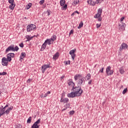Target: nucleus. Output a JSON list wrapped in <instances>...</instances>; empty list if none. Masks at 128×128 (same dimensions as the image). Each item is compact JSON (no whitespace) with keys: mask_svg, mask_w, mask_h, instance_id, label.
<instances>
[{"mask_svg":"<svg viewBox=\"0 0 128 128\" xmlns=\"http://www.w3.org/2000/svg\"><path fill=\"white\" fill-rule=\"evenodd\" d=\"M76 86V84L74 83H73L72 90H73L74 93L76 94L79 96H82V92H84V90H82V86Z\"/></svg>","mask_w":128,"mask_h":128,"instance_id":"obj_1","label":"nucleus"},{"mask_svg":"<svg viewBox=\"0 0 128 128\" xmlns=\"http://www.w3.org/2000/svg\"><path fill=\"white\" fill-rule=\"evenodd\" d=\"M36 30V26L34 24H28L26 27V31L28 32H30L32 30Z\"/></svg>","mask_w":128,"mask_h":128,"instance_id":"obj_2","label":"nucleus"},{"mask_svg":"<svg viewBox=\"0 0 128 128\" xmlns=\"http://www.w3.org/2000/svg\"><path fill=\"white\" fill-rule=\"evenodd\" d=\"M60 6H62L61 8L62 10H64L68 8V4H65L66 0H60Z\"/></svg>","mask_w":128,"mask_h":128,"instance_id":"obj_3","label":"nucleus"},{"mask_svg":"<svg viewBox=\"0 0 128 128\" xmlns=\"http://www.w3.org/2000/svg\"><path fill=\"white\" fill-rule=\"evenodd\" d=\"M6 108H8V105L7 104L4 107L2 106L0 107V114L2 116H4V114H6Z\"/></svg>","mask_w":128,"mask_h":128,"instance_id":"obj_4","label":"nucleus"},{"mask_svg":"<svg viewBox=\"0 0 128 128\" xmlns=\"http://www.w3.org/2000/svg\"><path fill=\"white\" fill-rule=\"evenodd\" d=\"M6 56L8 62H12V58H14V53H8Z\"/></svg>","mask_w":128,"mask_h":128,"instance_id":"obj_5","label":"nucleus"},{"mask_svg":"<svg viewBox=\"0 0 128 128\" xmlns=\"http://www.w3.org/2000/svg\"><path fill=\"white\" fill-rule=\"evenodd\" d=\"M2 66H8V61L6 57H4L2 59Z\"/></svg>","mask_w":128,"mask_h":128,"instance_id":"obj_6","label":"nucleus"},{"mask_svg":"<svg viewBox=\"0 0 128 128\" xmlns=\"http://www.w3.org/2000/svg\"><path fill=\"white\" fill-rule=\"evenodd\" d=\"M112 67L108 66L106 68V73L108 76H112L114 74V70H111Z\"/></svg>","mask_w":128,"mask_h":128,"instance_id":"obj_7","label":"nucleus"},{"mask_svg":"<svg viewBox=\"0 0 128 128\" xmlns=\"http://www.w3.org/2000/svg\"><path fill=\"white\" fill-rule=\"evenodd\" d=\"M78 84L80 86H84L86 84V80H84V77L82 76L78 80Z\"/></svg>","mask_w":128,"mask_h":128,"instance_id":"obj_8","label":"nucleus"},{"mask_svg":"<svg viewBox=\"0 0 128 128\" xmlns=\"http://www.w3.org/2000/svg\"><path fill=\"white\" fill-rule=\"evenodd\" d=\"M76 52V49L74 48V50H70L69 52L73 60H74V58H76V54H74Z\"/></svg>","mask_w":128,"mask_h":128,"instance_id":"obj_9","label":"nucleus"},{"mask_svg":"<svg viewBox=\"0 0 128 128\" xmlns=\"http://www.w3.org/2000/svg\"><path fill=\"white\" fill-rule=\"evenodd\" d=\"M50 68V66L48 64H44L41 67V70H42V74H44L46 72V70Z\"/></svg>","mask_w":128,"mask_h":128,"instance_id":"obj_10","label":"nucleus"},{"mask_svg":"<svg viewBox=\"0 0 128 128\" xmlns=\"http://www.w3.org/2000/svg\"><path fill=\"white\" fill-rule=\"evenodd\" d=\"M128 48V46L124 42H122L120 48V52H122L123 50H126Z\"/></svg>","mask_w":128,"mask_h":128,"instance_id":"obj_11","label":"nucleus"},{"mask_svg":"<svg viewBox=\"0 0 128 128\" xmlns=\"http://www.w3.org/2000/svg\"><path fill=\"white\" fill-rule=\"evenodd\" d=\"M67 96H68V98H76V96H79L74 92H71L70 94H67Z\"/></svg>","mask_w":128,"mask_h":128,"instance_id":"obj_12","label":"nucleus"},{"mask_svg":"<svg viewBox=\"0 0 128 128\" xmlns=\"http://www.w3.org/2000/svg\"><path fill=\"white\" fill-rule=\"evenodd\" d=\"M10 50L12 52H14L13 45H11V46H8V48L6 50L5 54H8V52H10Z\"/></svg>","mask_w":128,"mask_h":128,"instance_id":"obj_13","label":"nucleus"},{"mask_svg":"<svg viewBox=\"0 0 128 128\" xmlns=\"http://www.w3.org/2000/svg\"><path fill=\"white\" fill-rule=\"evenodd\" d=\"M125 28H126V24L124 22H122L119 24V30H124Z\"/></svg>","mask_w":128,"mask_h":128,"instance_id":"obj_14","label":"nucleus"},{"mask_svg":"<svg viewBox=\"0 0 128 128\" xmlns=\"http://www.w3.org/2000/svg\"><path fill=\"white\" fill-rule=\"evenodd\" d=\"M12 108H14V106H10L9 108L5 110V114H6V116H8V114H10V112L11 110H12Z\"/></svg>","mask_w":128,"mask_h":128,"instance_id":"obj_15","label":"nucleus"},{"mask_svg":"<svg viewBox=\"0 0 128 128\" xmlns=\"http://www.w3.org/2000/svg\"><path fill=\"white\" fill-rule=\"evenodd\" d=\"M68 98H64L62 96H61L60 102H64V104H68Z\"/></svg>","mask_w":128,"mask_h":128,"instance_id":"obj_16","label":"nucleus"},{"mask_svg":"<svg viewBox=\"0 0 128 128\" xmlns=\"http://www.w3.org/2000/svg\"><path fill=\"white\" fill-rule=\"evenodd\" d=\"M59 56L60 53L58 52H56L53 56L52 60H58Z\"/></svg>","mask_w":128,"mask_h":128,"instance_id":"obj_17","label":"nucleus"},{"mask_svg":"<svg viewBox=\"0 0 128 128\" xmlns=\"http://www.w3.org/2000/svg\"><path fill=\"white\" fill-rule=\"evenodd\" d=\"M82 76H80V74H76V76H74V80H78L80 78H82Z\"/></svg>","mask_w":128,"mask_h":128,"instance_id":"obj_18","label":"nucleus"},{"mask_svg":"<svg viewBox=\"0 0 128 128\" xmlns=\"http://www.w3.org/2000/svg\"><path fill=\"white\" fill-rule=\"evenodd\" d=\"M52 42L50 39L48 38L44 41V42L46 43V45L48 44V46H50V44H52Z\"/></svg>","mask_w":128,"mask_h":128,"instance_id":"obj_19","label":"nucleus"},{"mask_svg":"<svg viewBox=\"0 0 128 128\" xmlns=\"http://www.w3.org/2000/svg\"><path fill=\"white\" fill-rule=\"evenodd\" d=\"M64 106V108H63L62 110V112H64V110H68V108H70V103H66V104Z\"/></svg>","mask_w":128,"mask_h":128,"instance_id":"obj_20","label":"nucleus"},{"mask_svg":"<svg viewBox=\"0 0 128 128\" xmlns=\"http://www.w3.org/2000/svg\"><path fill=\"white\" fill-rule=\"evenodd\" d=\"M26 56V52H22L20 56V60H24V58Z\"/></svg>","mask_w":128,"mask_h":128,"instance_id":"obj_21","label":"nucleus"},{"mask_svg":"<svg viewBox=\"0 0 128 128\" xmlns=\"http://www.w3.org/2000/svg\"><path fill=\"white\" fill-rule=\"evenodd\" d=\"M46 43L44 42V43L42 44V48L40 49V51L41 52H44V50H46Z\"/></svg>","mask_w":128,"mask_h":128,"instance_id":"obj_22","label":"nucleus"},{"mask_svg":"<svg viewBox=\"0 0 128 128\" xmlns=\"http://www.w3.org/2000/svg\"><path fill=\"white\" fill-rule=\"evenodd\" d=\"M52 41V44L56 40V34H54L50 38Z\"/></svg>","mask_w":128,"mask_h":128,"instance_id":"obj_23","label":"nucleus"},{"mask_svg":"<svg viewBox=\"0 0 128 128\" xmlns=\"http://www.w3.org/2000/svg\"><path fill=\"white\" fill-rule=\"evenodd\" d=\"M16 6V4L14 3H12L10 4L9 6V8H10V10H14V7Z\"/></svg>","mask_w":128,"mask_h":128,"instance_id":"obj_24","label":"nucleus"},{"mask_svg":"<svg viewBox=\"0 0 128 128\" xmlns=\"http://www.w3.org/2000/svg\"><path fill=\"white\" fill-rule=\"evenodd\" d=\"M20 50V48H18V46H16L14 47V45H13V52H18Z\"/></svg>","mask_w":128,"mask_h":128,"instance_id":"obj_25","label":"nucleus"},{"mask_svg":"<svg viewBox=\"0 0 128 128\" xmlns=\"http://www.w3.org/2000/svg\"><path fill=\"white\" fill-rule=\"evenodd\" d=\"M119 72H120V74H124V68L121 67L120 68Z\"/></svg>","mask_w":128,"mask_h":128,"instance_id":"obj_26","label":"nucleus"},{"mask_svg":"<svg viewBox=\"0 0 128 128\" xmlns=\"http://www.w3.org/2000/svg\"><path fill=\"white\" fill-rule=\"evenodd\" d=\"M72 86H74V82H72V80L70 79L68 80V86H72Z\"/></svg>","mask_w":128,"mask_h":128,"instance_id":"obj_27","label":"nucleus"},{"mask_svg":"<svg viewBox=\"0 0 128 128\" xmlns=\"http://www.w3.org/2000/svg\"><path fill=\"white\" fill-rule=\"evenodd\" d=\"M82 26H84V23L82 22H80V23L79 24V26L78 27V29L82 28Z\"/></svg>","mask_w":128,"mask_h":128,"instance_id":"obj_28","label":"nucleus"},{"mask_svg":"<svg viewBox=\"0 0 128 128\" xmlns=\"http://www.w3.org/2000/svg\"><path fill=\"white\" fill-rule=\"evenodd\" d=\"M100 16H102V15L98 13H97L95 16H94V18H100Z\"/></svg>","mask_w":128,"mask_h":128,"instance_id":"obj_29","label":"nucleus"},{"mask_svg":"<svg viewBox=\"0 0 128 128\" xmlns=\"http://www.w3.org/2000/svg\"><path fill=\"white\" fill-rule=\"evenodd\" d=\"M32 6V3H28L26 6V10H30V7Z\"/></svg>","mask_w":128,"mask_h":128,"instance_id":"obj_30","label":"nucleus"},{"mask_svg":"<svg viewBox=\"0 0 128 128\" xmlns=\"http://www.w3.org/2000/svg\"><path fill=\"white\" fill-rule=\"evenodd\" d=\"M97 14H100L102 16V8H98V10Z\"/></svg>","mask_w":128,"mask_h":128,"instance_id":"obj_31","label":"nucleus"},{"mask_svg":"<svg viewBox=\"0 0 128 128\" xmlns=\"http://www.w3.org/2000/svg\"><path fill=\"white\" fill-rule=\"evenodd\" d=\"M86 78L87 80H90V78H91L90 74H88Z\"/></svg>","mask_w":128,"mask_h":128,"instance_id":"obj_32","label":"nucleus"},{"mask_svg":"<svg viewBox=\"0 0 128 128\" xmlns=\"http://www.w3.org/2000/svg\"><path fill=\"white\" fill-rule=\"evenodd\" d=\"M26 38H27L26 42H30V40H32V37H30V36H27Z\"/></svg>","mask_w":128,"mask_h":128,"instance_id":"obj_33","label":"nucleus"},{"mask_svg":"<svg viewBox=\"0 0 128 128\" xmlns=\"http://www.w3.org/2000/svg\"><path fill=\"white\" fill-rule=\"evenodd\" d=\"M34 124L37 125H38L39 124H40V118L38 119Z\"/></svg>","mask_w":128,"mask_h":128,"instance_id":"obj_34","label":"nucleus"},{"mask_svg":"<svg viewBox=\"0 0 128 128\" xmlns=\"http://www.w3.org/2000/svg\"><path fill=\"white\" fill-rule=\"evenodd\" d=\"M32 122V117L30 116L27 120V124H30Z\"/></svg>","mask_w":128,"mask_h":128,"instance_id":"obj_35","label":"nucleus"},{"mask_svg":"<svg viewBox=\"0 0 128 128\" xmlns=\"http://www.w3.org/2000/svg\"><path fill=\"white\" fill-rule=\"evenodd\" d=\"M78 2H78L77 0H74L72 2V6H76L77 4H78Z\"/></svg>","mask_w":128,"mask_h":128,"instance_id":"obj_36","label":"nucleus"},{"mask_svg":"<svg viewBox=\"0 0 128 128\" xmlns=\"http://www.w3.org/2000/svg\"><path fill=\"white\" fill-rule=\"evenodd\" d=\"M52 12L50 11V10H48L46 12V14H48V16H50V13Z\"/></svg>","mask_w":128,"mask_h":128,"instance_id":"obj_37","label":"nucleus"},{"mask_svg":"<svg viewBox=\"0 0 128 128\" xmlns=\"http://www.w3.org/2000/svg\"><path fill=\"white\" fill-rule=\"evenodd\" d=\"M96 2L92 0L91 1V6H96Z\"/></svg>","mask_w":128,"mask_h":128,"instance_id":"obj_38","label":"nucleus"},{"mask_svg":"<svg viewBox=\"0 0 128 128\" xmlns=\"http://www.w3.org/2000/svg\"><path fill=\"white\" fill-rule=\"evenodd\" d=\"M6 74H8L6 72H4L2 73L0 72V76H6Z\"/></svg>","mask_w":128,"mask_h":128,"instance_id":"obj_39","label":"nucleus"},{"mask_svg":"<svg viewBox=\"0 0 128 128\" xmlns=\"http://www.w3.org/2000/svg\"><path fill=\"white\" fill-rule=\"evenodd\" d=\"M127 92H128V88H126L122 92V94H126Z\"/></svg>","mask_w":128,"mask_h":128,"instance_id":"obj_40","label":"nucleus"},{"mask_svg":"<svg viewBox=\"0 0 128 128\" xmlns=\"http://www.w3.org/2000/svg\"><path fill=\"white\" fill-rule=\"evenodd\" d=\"M102 0H96V4H100V2H102Z\"/></svg>","mask_w":128,"mask_h":128,"instance_id":"obj_41","label":"nucleus"},{"mask_svg":"<svg viewBox=\"0 0 128 128\" xmlns=\"http://www.w3.org/2000/svg\"><path fill=\"white\" fill-rule=\"evenodd\" d=\"M44 0H41L39 2V4H40V6H42V4H44Z\"/></svg>","mask_w":128,"mask_h":128,"instance_id":"obj_42","label":"nucleus"},{"mask_svg":"<svg viewBox=\"0 0 128 128\" xmlns=\"http://www.w3.org/2000/svg\"><path fill=\"white\" fill-rule=\"evenodd\" d=\"M104 68H102L98 72H101V74H102L104 72Z\"/></svg>","mask_w":128,"mask_h":128,"instance_id":"obj_43","label":"nucleus"},{"mask_svg":"<svg viewBox=\"0 0 128 128\" xmlns=\"http://www.w3.org/2000/svg\"><path fill=\"white\" fill-rule=\"evenodd\" d=\"M97 18H98V22H102V16Z\"/></svg>","mask_w":128,"mask_h":128,"instance_id":"obj_44","label":"nucleus"},{"mask_svg":"<svg viewBox=\"0 0 128 128\" xmlns=\"http://www.w3.org/2000/svg\"><path fill=\"white\" fill-rule=\"evenodd\" d=\"M9 4H14V0H8Z\"/></svg>","mask_w":128,"mask_h":128,"instance_id":"obj_45","label":"nucleus"},{"mask_svg":"<svg viewBox=\"0 0 128 128\" xmlns=\"http://www.w3.org/2000/svg\"><path fill=\"white\" fill-rule=\"evenodd\" d=\"M19 46H20V48H24V43L21 42L20 44H19Z\"/></svg>","mask_w":128,"mask_h":128,"instance_id":"obj_46","label":"nucleus"},{"mask_svg":"<svg viewBox=\"0 0 128 128\" xmlns=\"http://www.w3.org/2000/svg\"><path fill=\"white\" fill-rule=\"evenodd\" d=\"M66 64H70V60H67L66 62Z\"/></svg>","mask_w":128,"mask_h":128,"instance_id":"obj_47","label":"nucleus"},{"mask_svg":"<svg viewBox=\"0 0 128 128\" xmlns=\"http://www.w3.org/2000/svg\"><path fill=\"white\" fill-rule=\"evenodd\" d=\"M100 26H102V24H96V26L97 28H100Z\"/></svg>","mask_w":128,"mask_h":128,"instance_id":"obj_48","label":"nucleus"},{"mask_svg":"<svg viewBox=\"0 0 128 128\" xmlns=\"http://www.w3.org/2000/svg\"><path fill=\"white\" fill-rule=\"evenodd\" d=\"M31 128H36V124H35L34 123L33 124V125L32 126Z\"/></svg>","mask_w":128,"mask_h":128,"instance_id":"obj_49","label":"nucleus"},{"mask_svg":"<svg viewBox=\"0 0 128 128\" xmlns=\"http://www.w3.org/2000/svg\"><path fill=\"white\" fill-rule=\"evenodd\" d=\"M87 2H88V4H90L92 6V0H88L87 1Z\"/></svg>","mask_w":128,"mask_h":128,"instance_id":"obj_50","label":"nucleus"},{"mask_svg":"<svg viewBox=\"0 0 128 128\" xmlns=\"http://www.w3.org/2000/svg\"><path fill=\"white\" fill-rule=\"evenodd\" d=\"M16 128H22V126L20 124H17L16 126Z\"/></svg>","mask_w":128,"mask_h":128,"instance_id":"obj_51","label":"nucleus"},{"mask_svg":"<svg viewBox=\"0 0 128 128\" xmlns=\"http://www.w3.org/2000/svg\"><path fill=\"white\" fill-rule=\"evenodd\" d=\"M74 114V110H70V114L72 115V114Z\"/></svg>","mask_w":128,"mask_h":128,"instance_id":"obj_52","label":"nucleus"},{"mask_svg":"<svg viewBox=\"0 0 128 128\" xmlns=\"http://www.w3.org/2000/svg\"><path fill=\"white\" fill-rule=\"evenodd\" d=\"M124 20V17H122L120 18V23L123 22Z\"/></svg>","mask_w":128,"mask_h":128,"instance_id":"obj_53","label":"nucleus"},{"mask_svg":"<svg viewBox=\"0 0 128 128\" xmlns=\"http://www.w3.org/2000/svg\"><path fill=\"white\" fill-rule=\"evenodd\" d=\"M74 34V30H72L69 33V36H70V34Z\"/></svg>","mask_w":128,"mask_h":128,"instance_id":"obj_54","label":"nucleus"},{"mask_svg":"<svg viewBox=\"0 0 128 128\" xmlns=\"http://www.w3.org/2000/svg\"><path fill=\"white\" fill-rule=\"evenodd\" d=\"M92 80H90L89 82H88V84H92Z\"/></svg>","mask_w":128,"mask_h":128,"instance_id":"obj_55","label":"nucleus"},{"mask_svg":"<svg viewBox=\"0 0 128 128\" xmlns=\"http://www.w3.org/2000/svg\"><path fill=\"white\" fill-rule=\"evenodd\" d=\"M46 96H48V94H45L44 96H43V98H46Z\"/></svg>","mask_w":128,"mask_h":128,"instance_id":"obj_56","label":"nucleus"},{"mask_svg":"<svg viewBox=\"0 0 128 128\" xmlns=\"http://www.w3.org/2000/svg\"><path fill=\"white\" fill-rule=\"evenodd\" d=\"M30 80H32L28 79V80H27V83H28V84H30Z\"/></svg>","mask_w":128,"mask_h":128,"instance_id":"obj_57","label":"nucleus"},{"mask_svg":"<svg viewBox=\"0 0 128 128\" xmlns=\"http://www.w3.org/2000/svg\"><path fill=\"white\" fill-rule=\"evenodd\" d=\"M74 12H75V14H80V12H78V10Z\"/></svg>","mask_w":128,"mask_h":128,"instance_id":"obj_58","label":"nucleus"},{"mask_svg":"<svg viewBox=\"0 0 128 128\" xmlns=\"http://www.w3.org/2000/svg\"><path fill=\"white\" fill-rule=\"evenodd\" d=\"M74 14H76L75 12H74L72 14H71V16H74Z\"/></svg>","mask_w":128,"mask_h":128,"instance_id":"obj_59","label":"nucleus"},{"mask_svg":"<svg viewBox=\"0 0 128 128\" xmlns=\"http://www.w3.org/2000/svg\"><path fill=\"white\" fill-rule=\"evenodd\" d=\"M40 125H38V124H36V128H39Z\"/></svg>","mask_w":128,"mask_h":128,"instance_id":"obj_60","label":"nucleus"},{"mask_svg":"<svg viewBox=\"0 0 128 128\" xmlns=\"http://www.w3.org/2000/svg\"><path fill=\"white\" fill-rule=\"evenodd\" d=\"M64 76H62L60 77L61 80H64Z\"/></svg>","mask_w":128,"mask_h":128,"instance_id":"obj_61","label":"nucleus"},{"mask_svg":"<svg viewBox=\"0 0 128 128\" xmlns=\"http://www.w3.org/2000/svg\"><path fill=\"white\" fill-rule=\"evenodd\" d=\"M46 94H50V91H48Z\"/></svg>","mask_w":128,"mask_h":128,"instance_id":"obj_62","label":"nucleus"},{"mask_svg":"<svg viewBox=\"0 0 128 128\" xmlns=\"http://www.w3.org/2000/svg\"><path fill=\"white\" fill-rule=\"evenodd\" d=\"M37 38L38 37V36H36V35H34V36H32V38Z\"/></svg>","mask_w":128,"mask_h":128,"instance_id":"obj_63","label":"nucleus"},{"mask_svg":"<svg viewBox=\"0 0 128 128\" xmlns=\"http://www.w3.org/2000/svg\"><path fill=\"white\" fill-rule=\"evenodd\" d=\"M41 98H44V94H42L40 95Z\"/></svg>","mask_w":128,"mask_h":128,"instance_id":"obj_64","label":"nucleus"}]
</instances>
